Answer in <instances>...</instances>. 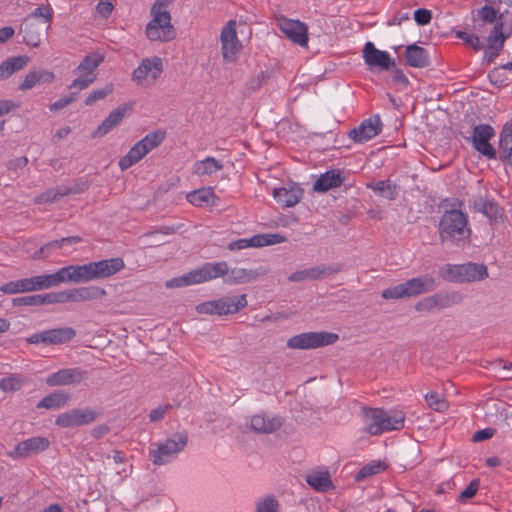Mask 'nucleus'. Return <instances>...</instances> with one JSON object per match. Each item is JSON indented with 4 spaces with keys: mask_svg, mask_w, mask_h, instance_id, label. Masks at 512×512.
Instances as JSON below:
<instances>
[{
    "mask_svg": "<svg viewBox=\"0 0 512 512\" xmlns=\"http://www.w3.org/2000/svg\"><path fill=\"white\" fill-rule=\"evenodd\" d=\"M125 267L122 258L92 261L83 265H69L53 274L38 275L17 280L21 293L48 289L60 283H86L115 275Z\"/></svg>",
    "mask_w": 512,
    "mask_h": 512,
    "instance_id": "f257e3e1",
    "label": "nucleus"
},
{
    "mask_svg": "<svg viewBox=\"0 0 512 512\" xmlns=\"http://www.w3.org/2000/svg\"><path fill=\"white\" fill-rule=\"evenodd\" d=\"M462 202L456 198L443 199L440 208L443 209L439 220V238L442 244L460 246L471 235L468 216L461 211Z\"/></svg>",
    "mask_w": 512,
    "mask_h": 512,
    "instance_id": "f03ea898",
    "label": "nucleus"
},
{
    "mask_svg": "<svg viewBox=\"0 0 512 512\" xmlns=\"http://www.w3.org/2000/svg\"><path fill=\"white\" fill-rule=\"evenodd\" d=\"M365 433L377 436L385 432L401 430L404 427L405 415L402 411L387 412L382 408L362 409Z\"/></svg>",
    "mask_w": 512,
    "mask_h": 512,
    "instance_id": "7ed1b4c3",
    "label": "nucleus"
},
{
    "mask_svg": "<svg viewBox=\"0 0 512 512\" xmlns=\"http://www.w3.org/2000/svg\"><path fill=\"white\" fill-rule=\"evenodd\" d=\"M435 287L436 282L432 276L422 275L411 278L404 283L384 289L381 293V297L387 300L417 297L433 291Z\"/></svg>",
    "mask_w": 512,
    "mask_h": 512,
    "instance_id": "20e7f679",
    "label": "nucleus"
},
{
    "mask_svg": "<svg viewBox=\"0 0 512 512\" xmlns=\"http://www.w3.org/2000/svg\"><path fill=\"white\" fill-rule=\"evenodd\" d=\"M442 279L453 283L482 281L488 277L484 264L468 262L464 264H445L439 270Z\"/></svg>",
    "mask_w": 512,
    "mask_h": 512,
    "instance_id": "39448f33",
    "label": "nucleus"
},
{
    "mask_svg": "<svg viewBox=\"0 0 512 512\" xmlns=\"http://www.w3.org/2000/svg\"><path fill=\"white\" fill-rule=\"evenodd\" d=\"M464 295L459 291H439L426 296L415 303V310L420 313H436L460 305Z\"/></svg>",
    "mask_w": 512,
    "mask_h": 512,
    "instance_id": "423d86ee",
    "label": "nucleus"
},
{
    "mask_svg": "<svg viewBox=\"0 0 512 512\" xmlns=\"http://www.w3.org/2000/svg\"><path fill=\"white\" fill-rule=\"evenodd\" d=\"M165 134L161 131L148 133L141 140L136 142L128 153L119 160V167L122 171L129 169L144 158L150 151L159 146L164 140Z\"/></svg>",
    "mask_w": 512,
    "mask_h": 512,
    "instance_id": "0eeeda50",
    "label": "nucleus"
},
{
    "mask_svg": "<svg viewBox=\"0 0 512 512\" xmlns=\"http://www.w3.org/2000/svg\"><path fill=\"white\" fill-rule=\"evenodd\" d=\"M188 434L184 431L175 432L163 443L150 449V456L155 465H164L172 461L187 445Z\"/></svg>",
    "mask_w": 512,
    "mask_h": 512,
    "instance_id": "6e6552de",
    "label": "nucleus"
},
{
    "mask_svg": "<svg viewBox=\"0 0 512 512\" xmlns=\"http://www.w3.org/2000/svg\"><path fill=\"white\" fill-rule=\"evenodd\" d=\"M338 339V334L333 332H303L290 337L287 340V347L290 349L309 350L332 345Z\"/></svg>",
    "mask_w": 512,
    "mask_h": 512,
    "instance_id": "1a4fd4ad",
    "label": "nucleus"
},
{
    "mask_svg": "<svg viewBox=\"0 0 512 512\" xmlns=\"http://www.w3.org/2000/svg\"><path fill=\"white\" fill-rule=\"evenodd\" d=\"M152 19L145 28L146 37L150 41L169 42L175 39L176 30L171 23L170 13H151Z\"/></svg>",
    "mask_w": 512,
    "mask_h": 512,
    "instance_id": "9d476101",
    "label": "nucleus"
},
{
    "mask_svg": "<svg viewBox=\"0 0 512 512\" xmlns=\"http://www.w3.org/2000/svg\"><path fill=\"white\" fill-rule=\"evenodd\" d=\"M102 412L99 409L90 407L74 408L59 414L55 419V424L62 428H74L85 426L96 421Z\"/></svg>",
    "mask_w": 512,
    "mask_h": 512,
    "instance_id": "9b49d317",
    "label": "nucleus"
},
{
    "mask_svg": "<svg viewBox=\"0 0 512 512\" xmlns=\"http://www.w3.org/2000/svg\"><path fill=\"white\" fill-rule=\"evenodd\" d=\"M76 335L72 327H59L34 333L26 338L28 344L61 345L70 342Z\"/></svg>",
    "mask_w": 512,
    "mask_h": 512,
    "instance_id": "f8f14e48",
    "label": "nucleus"
},
{
    "mask_svg": "<svg viewBox=\"0 0 512 512\" xmlns=\"http://www.w3.org/2000/svg\"><path fill=\"white\" fill-rule=\"evenodd\" d=\"M495 136V129L489 124H478L473 127L471 142L473 148L487 159H496L497 151L490 144V140Z\"/></svg>",
    "mask_w": 512,
    "mask_h": 512,
    "instance_id": "ddd939ff",
    "label": "nucleus"
},
{
    "mask_svg": "<svg viewBox=\"0 0 512 512\" xmlns=\"http://www.w3.org/2000/svg\"><path fill=\"white\" fill-rule=\"evenodd\" d=\"M221 49L225 61L234 62L237 53L242 49L236 33V22L230 20L221 31Z\"/></svg>",
    "mask_w": 512,
    "mask_h": 512,
    "instance_id": "4468645a",
    "label": "nucleus"
},
{
    "mask_svg": "<svg viewBox=\"0 0 512 512\" xmlns=\"http://www.w3.org/2000/svg\"><path fill=\"white\" fill-rule=\"evenodd\" d=\"M87 378V372L80 367L63 368L48 375L45 382L50 387L80 384Z\"/></svg>",
    "mask_w": 512,
    "mask_h": 512,
    "instance_id": "2eb2a0df",
    "label": "nucleus"
},
{
    "mask_svg": "<svg viewBox=\"0 0 512 512\" xmlns=\"http://www.w3.org/2000/svg\"><path fill=\"white\" fill-rule=\"evenodd\" d=\"M50 24L43 25L40 20H34L33 17H26L21 23L20 33L23 34V41L31 47H38L42 37L48 34Z\"/></svg>",
    "mask_w": 512,
    "mask_h": 512,
    "instance_id": "dca6fc26",
    "label": "nucleus"
},
{
    "mask_svg": "<svg viewBox=\"0 0 512 512\" xmlns=\"http://www.w3.org/2000/svg\"><path fill=\"white\" fill-rule=\"evenodd\" d=\"M382 131V122L379 115L363 120L359 126L350 130L348 136L355 143L362 144L376 137Z\"/></svg>",
    "mask_w": 512,
    "mask_h": 512,
    "instance_id": "f3484780",
    "label": "nucleus"
},
{
    "mask_svg": "<svg viewBox=\"0 0 512 512\" xmlns=\"http://www.w3.org/2000/svg\"><path fill=\"white\" fill-rule=\"evenodd\" d=\"M163 71V61L158 56L144 58L132 72V80L142 84L149 77L154 81L158 79Z\"/></svg>",
    "mask_w": 512,
    "mask_h": 512,
    "instance_id": "a211bd4d",
    "label": "nucleus"
},
{
    "mask_svg": "<svg viewBox=\"0 0 512 512\" xmlns=\"http://www.w3.org/2000/svg\"><path fill=\"white\" fill-rule=\"evenodd\" d=\"M50 445V441L41 436H34L19 442L13 451L8 452V456L13 459H24L31 455L45 451Z\"/></svg>",
    "mask_w": 512,
    "mask_h": 512,
    "instance_id": "6ab92c4d",
    "label": "nucleus"
},
{
    "mask_svg": "<svg viewBox=\"0 0 512 512\" xmlns=\"http://www.w3.org/2000/svg\"><path fill=\"white\" fill-rule=\"evenodd\" d=\"M363 58L370 68L378 67L384 71H389L396 65L395 60L391 59L388 52L377 49L372 42L365 44Z\"/></svg>",
    "mask_w": 512,
    "mask_h": 512,
    "instance_id": "aec40b11",
    "label": "nucleus"
},
{
    "mask_svg": "<svg viewBox=\"0 0 512 512\" xmlns=\"http://www.w3.org/2000/svg\"><path fill=\"white\" fill-rule=\"evenodd\" d=\"M228 273V264L225 261L220 262H206L197 269H194L192 275L193 280L197 281V284L211 281L213 279L226 276Z\"/></svg>",
    "mask_w": 512,
    "mask_h": 512,
    "instance_id": "412c9836",
    "label": "nucleus"
},
{
    "mask_svg": "<svg viewBox=\"0 0 512 512\" xmlns=\"http://www.w3.org/2000/svg\"><path fill=\"white\" fill-rule=\"evenodd\" d=\"M279 28L292 42L301 46L307 44L308 28L303 22L284 18L279 22Z\"/></svg>",
    "mask_w": 512,
    "mask_h": 512,
    "instance_id": "4be33fe9",
    "label": "nucleus"
},
{
    "mask_svg": "<svg viewBox=\"0 0 512 512\" xmlns=\"http://www.w3.org/2000/svg\"><path fill=\"white\" fill-rule=\"evenodd\" d=\"M215 315L234 314L247 306L245 294L237 296H225L216 300H212Z\"/></svg>",
    "mask_w": 512,
    "mask_h": 512,
    "instance_id": "5701e85b",
    "label": "nucleus"
},
{
    "mask_svg": "<svg viewBox=\"0 0 512 512\" xmlns=\"http://www.w3.org/2000/svg\"><path fill=\"white\" fill-rule=\"evenodd\" d=\"M283 425L282 418L267 414H256L251 417L250 427L255 433L270 434Z\"/></svg>",
    "mask_w": 512,
    "mask_h": 512,
    "instance_id": "b1692460",
    "label": "nucleus"
},
{
    "mask_svg": "<svg viewBox=\"0 0 512 512\" xmlns=\"http://www.w3.org/2000/svg\"><path fill=\"white\" fill-rule=\"evenodd\" d=\"M266 269L228 268V273L224 277V283L228 285L245 284L254 281L259 276L266 274Z\"/></svg>",
    "mask_w": 512,
    "mask_h": 512,
    "instance_id": "393cba45",
    "label": "nucleus"
},
{
    "mask_svg": "<svg viewBox=\"0 0 512 512\" xmlns=\"http://www.w3.org/2000/svg\"><path fill=\"white\" fill-rule=\"evenodd\" d=\"M129 109L130 108L127 105H120L111 111L94 131L93 137L100 138L109 133L113 128L121 123Z\"/></svg>",
    "mask_w": 512,
    "mask_h": 512,
    "instance_id": "a878e982",
    "label": "nucleus"
},
{
    "mask_svg": "<svg viewBox=\"0 0 512 512\" xmlns=\"http://www.w3.org/2000/svg\"><path fill=\"white\" fill-rule=\"evenodd\" d=\"M275 201L283 208L293 207L303 197V190L299 187L290 186L275 188L273 191Z\"/></svg>",
    "mask_w": 512,
    "mask_h": 512,
    "instance_id": "bb28decb",
    "label": "nucleus"
},
{
    "mask_svg": "<svg viewBox=\"0 0 512 512\" xmlns=\"http://www.w3.org/2000/svg\"><path fill=\"white\" fill-rule=\"evenodd\" d=\"M404 58L410 67L425 68L430 65L428 51L417 44H411L406 47Z\"/></svg>",
    "mask_w": 512,
    "mask_h": 512,
    "instance_id": "cd10ccee",
    "label": "nucleus"
},
{
    "mask_svg": "<svg viewBox=\"0 0 512 512\" xmlns=\"http://www.w3.org/2000/svg\"><path fill=\"white\" fill-rule=\"evenodd\" d=\"M344 177L342 172L337 169L329 170L320 175L315 181L313 189L316 192L324 193L333 188H338L342 185Z\"/></svg>",
    "mask_w": 512,
    "mask_h": 512,
    "instance_id": "c85d7f7f",
    "label": "nucleus"
},
{
    "mask_svg": "<svg viewBox=\"0 0 512 512\" xmlns=\"http://www.w3.org/2000/svg\"><path fill=\"white\" fill-rule=\"evenodd\" d=\"M499 160L512 165V122L504 125L499 136Z\"/></svg>",
    "mask_w": 512,
    "mask_h": 512,
    "instance_id": "c756f323",
    "label": "nucleus"
},
{
    "mask_svg": "<svg viewBox=\"0 0 512 512\" xmlns=\"http://www.w3.org/2000/svg\"><path fill=\"white\" fill-rule=\"evenodd\" d=\"M105 295V289L99 286H82L70 289L71 302L98 300Z\"/></svg>",
    "mask_w": 512,
    "mask_h": 512,
    "instance_id": "7c9ffc66",
    "label": "nucleus"
},
{
    "mask_svg": "<svg viewBox=\"0 0 512 512\" xmlns=\"http://www.w3.org/2000/svg\"><path fill=\"white\" fill-rule=\"evenodd\" d=\"M186 199L189 203L198 207L214 206L216 205V200H218L211 187L194 190L187 194Z\"/></svg>",
    "mask_w": 512,
    "mask_h": 512,
    "instance_id": "2f4dec72",
    "label": "nucleus"
},
{
    "mask_svg": "<svg viewBox=\"0 0 512 512\" xmlns=\"http://www.w3.org/2000/svg\"><path fill=\"white\" fill-rule=\"evenodd\" d=\"M475 211L482 213L490 220L497 221L502 217V209L493 199L478 197L473 202Z\"/></svg>",
    "mask_w": 512,
    "mask_h": 512,
    "instance_id": "473e14b6",
    "label": "nucleus"
},
{
    "mask_svg": "<svg viewBox=\"0 0 512 512\" xmlns=\"http://www.w3.org/2000/svg\"><path fill=\"white\" fill-rule=\"evenodd\" d=\"M223 169L221 161L208 156L203 160L196 161L192 167V173L198 177L210 176Z\"/></svg>",
    "mask_w": 512,
    "mask_h": 512,
    "instance_id": "72a5a7b5",
    "label": "nucleus"
},
{
    "mask_svg": "<svg viewBox=\"0 0 512 512\" xmlns=\"http://www.w3.org/2000/svg\"><path fill=\"white\" fill-rule=\"evenodd\" d=\"M307 484L318 492H327L333 488L331 476L328 471H313L306 476Z\"/></svg>",
    "mask_w": 512,
    "mask_h": 512,
    "instance_id": "f704fd0d",
    "label": "nucleus"
},
{
    "mask_svg": "<svg viewBox=\"0 0 512 512\" xmlns=\"http://www.w3.org/2000/svg\"><path fill=\"white\" fill-rule=\"evenodd\" d=\"M512 34V26H506L504 22H496L492 31L488 35L487 45H493L502 49L505 40Z\"/></svg>",
    "mask_w": 512,
    "mask_h": 512,
    "instance_id": "c9c22d12",
    "label": "nucleus"
},
{
    "mask_svg": "<svg viewBox=\"0 0 512 512\" xmlns=\"http://www.w3.org/2000/svg\"><path fill=\"white\" fill-rule=\"evenodd\" d=\"M29 61L27 56H14L0 64V80L9 78L15 72L23 69Z\"/></svg>",
    "mask_w": 512,
    "mask_h": 512,
    "instance_id": "e433bc0d",
    "label": "nucleus"
},
{
    "mask_svg": "<svg viewBox=\"0 0 512 512\" xmlns=\"http://www.w3.org/2000/svg\"><path fill=\"white\" fill-rule=\"evenodd\" d=\"M70 400V395L64 391H54L46 395L39 403L37 408L58 409L65 406Z\"/></svg>",
    "mask_w": 512,
    "mask_h": 512,
    "instance_id": "4c0bfd02",
    "label": "nucleus"
},
{
    "mask_svg": "<svg viewBox=\"0 0 512 512\" xmlns=\"http://www.w3.org/2000/svg\"><path fill=\"white\" fill-rule=\"evenodd\" d=\"M367 188L373 190L378 196L388 200H394L397 197V185L389 179L380 180L375 183H370Z\"/></svg>",
    "mask_w": 512,
    "mask_h": 512,
    "instance_id": "58836bf2",
    "label": "nucleus"
},
{
    "mask_svg": "<svg viewBox=\"0 0 512 512\" xmlns=\"http://www.w3.org/2000/svg\"><path fill=\"white\" fill-rule=\"evenodd\" d=\"M71 193V189L67 187L63 188H51L48 189L38 196L35 197L34 202L36 204H47L53 203L61 199L63 196Z\"/></svg>",
    "mask_w": 512,
    "mask_h": 512,
    "instance_id": "ea45409f",
    "label": "nucleus"
},
{
    "mask_svg": "<svg viewBox=\"0 0 512 512\" xmlns=\"http://www.w3.org/2000/svg\"><path fill=\"white\" fill-rule=\"evenodd\" d=\"M81 241V238L79 236H69L64 237L61 239L53 240L51 242H48L44 244L40 250L39 254L49 255L51 251L61 249L68 245H74ZM37 253H35V257H37Z\"/></svg>",
    "mask_w": 512,
    "mask_h": 512,
    "instance_id": "a19ab883",
    "label": "nucleus"
},
{
    "mask_svg": "<svg viewBox=\"0 0 512 512\" xmlns=\"http://www.w3.org/2000/svg\"><path fill=\"white\" fill-rule=\"evenodd\" d=\"M103 60L104 57L102 55L98 53H90L80 62L77 70L83 73H89L90 75H95L94 71L100 66Z\"/></svg>",
    "mask_w": 512,
    "mask_h": 512,
    "instance_id": "79ce46f5",
    "label": "nucleus"
},
{
    "mask_svg": "<svg viewBox=\"0 0 512 512\" xmlns=\"http://www.w3.org/2000/svg\"><path fill=\"white\" fill-rule=\"evenodd\" d=\"M24 383L25 381L20 375L11 374L0 379V390L4 393L16 392L23 387Z\"/></svg>",
    "mask_w": 512,
    "mask_h": 512,
    "instance_id": "37998d69",
    "label": "nucleus"
},
{
    "mask_svg": "<svg viewBox=\"0 0 512 512\" xmlns=\"http://www.w3.org/2000/svg\"><path fill=\"white\" fill-rule=\"evenodd\" d=\"M386 469V464L381 461H372L364 465L356 474L355 479L361 481L369 476L376 475Z\"/></svg>",
    "mask_w": 512,
    "mask_h": 512,
    "instance_id": "c03bdc74",
    "label": "nucleus"
},
{
    "mask_svg": "<svg viewBox=\"0 0 512 512\" xmlns=\"http://www.w3.org/2000/svg\"><path fill=\"white\" fill-rule=\"evenodd\" d=\"M339 272V269L331 265H318L307 269L308 280L320 279Z\"/></svg>",
    "mask_w": 512,
    "mask_h": 512,
    "instance_id": "a18cd8bd",
    "label": "nucleus"
},
{
    "mask_svg": "<svg viewBox=\"0 0 512 512\" xmlns=\"http://www.w3.org/2000/svg\"><path fill=\"white\" fill-rule=\"evenodd\" d=\"M256 512H279V502L274 495H268L256 502Z\"/></svg>",
    "mask_w": 512,
    "mask_h": 512,
    "instance_id": "49530a36",
    "label": "nucleus"
},
{
    "mask_svg": "<svg viewBox=\"0 0 512 512\" xmlns=\"http://www.w3.org/2000/svg\"><path fill=\"white\" fill-rule=\"evenodd\" d=\"M425 400L428 406L437 412H443L448 408L447 401L437 392L427 393L425 395Z\"/></svg>",
    "mask_w": 512,
    "mask_h": 512,
    "instance_id": "de8ad7c7",
    "label": "nucleus"
},
{
    "mask_svg": "<svg viewBox=\"0 0 512 512\" xmlns=\"http://www.w3.org/2000/svg\"><path fill=\"white\" fill-rule=\"evenodd\" d=\"M96 80V75H90L89 73H82L76 79L73 80L69 86L70 92H76V94L87 88Z\"/></svg>",
    "mask_w": 512,
    "mask_h": 512,
    "instance_id": "09e8293b",
    "label": "nucleus"
},
{
    "mask_svg": "<svg viewBox=\"0 0 512 512\" xmlns=\"http://www.w3.org/2000/svg\"><path fill=\"white\" fill-rule=\"evenodd\" d=\"M27 17H33L34 20H39V18H42L40 22L45 26L47 24L51 25V21L53 18V10L52 8L47 6H38L36 9L33 10Z\"/></svg>",
    "mask_w": 512,
    "mask_h": 512,
    "instance_id": "8fccbe9b",
    "label": "nucleus"
},
{
    "mask_svg": "<svg viewBox=\"0 0 512 512\" xmlns=\"http://www.w3.org/2000/svg\"><path fill=\"white\" fill-rule=\"evenodd\" d=\"M257 238H258V244H256L257 247L279 244V243H283L286 241V237L281 234H278V233L257 234V235H255V239L257 240Z\"/></svg>",
    "mask_w": 512,
    "mask_h": 512,
    "instance_id": "3c124183",
    "label": "nucleus"
},
{
    "mask_svg": "<svg viewBox=\"0 0 512 512\" xmlns=\"http://www.w3.org/2000/svg\"><path fill=\"white\" fill-rule=\"evenodd\" d=\"M501 70L502 69L500 68V66L496 67L493 70H491L487 75L491 84L498 88L508 86L510 82V79L507 76H505L501 72Z\"/></svg>",
    "mask_w": 512,
    "mask_h": 512,
    "instance_id": "603ef678",
    "label": "nucleus"
},
{
    "mask_svg": "<svg viewBox=\"0 0 512 512\" xmlns=\"http://www.w3.org/2000/svg\"><path fill=\"white\" fill-rule=\"evenodd\" d=\"M456 36L457 38L461 39L464 42V44L470 46L475 51H479L483 48V45L481 44L479 37L475 34H471L465 31H457Z\"/></svg>",
    "mask_w": 512,
    "mask_h": 512,
    "instance_id": "864d4df0",
    "label": "nucleus"
},
{
    "mask_svg": "<svg viewBox=\"0 0 512 512\" xmlns=\"http://www.w3.org/2000/svg\"><path fill=\"white\" fill-rule=\"evenodd\" d=\"M479 16L484 22L490 24L501 22L500 19L502 18V15L499 16L498 11L489 5H485L479 10Z\"/></svg>",
    "mask_w": 512,
    "mask_h": 512,
    "instance_id": "5fc2aeb1",
    "label": "nucleus"
},
{
    "mask_svg": "<svg viewBox=\"0 0 512 512\" xmlns=\"http://www.w3.org/2000/svg\"><path fill=\"white\" fill-rule=\"evenodd\" d=\"M194 274V270H191L187 274L181 277H175L166 282V286L168 288H176V287H184L188 285L197 284V281H192V275Z\"/></svg>",
    "mask_w": 512,
    "mask_h": 512,
    "instance_id": "6e6d98bb",
    "label": "nucleus"
},
{
    "mask_svg": "<svg viewBox=\"0 0 512 512\" xmlns=\"http://www.w3.org/2000/svg\"><path fill=\"white\" fill-rule=\"evenodd\" d=\"M112 91V85H106L104 88L93 90L85 99V105L90 106L95 102L104 99Z\"/></svg>",
    "mask_w": 512,
    "mask_h": 512,
    "instance_id": "4d7b16f0",
    "label": "nucleus"
},
{
    "mask_svg": "<svg viewBox=\"0 0 512 512\" xmlns=\"http://www.w3.org/2000/svg\"><path fill=\"white\" fill-rule=\"evenodd\" d=\"M256 244H258V240L256 241L255 235H254L251 238H241V239L232 241L228 244L227 248L230 251H238V250L246 249L249 247H257Z\"/></svg>",
    "mask_w": 512,
    "mask_h": 512,
    "instance_id": "13d9d810",
    "label": "nucleus"
},
{
    "mask_svg": "<svg viewBox=\"0 0 512 512\" xmlns=\"http://www.w3.org/2000/svg\"><path fill=\"white\" fill-rule=\"evenodd\" d=\"M13 303L18 306H40L42 298L41 294L27 295L14 299Z\"/></svg>",
    "mask_w": 512,
    "mask_h": 512,
    "instance_id": "bf43d9fd",
    "label": "nucleus"
},
{
    "mask_svg": "<svg viewBox=\"0 0 512 512\" xmlns=\"http://www.w3.org/2000/svg\"><path fill=\"white\" fill-rule=\"evenodd\" d=\"M414 20L419 26L428 25L432 20V12L425 8H419L414 11Z\"/></svg>",
    "mask_w": 512,
    "mask_h": 512,
    "instance_id": "052dcab7",
    "label": "nucleus"
},
{
    "mask_svg": "<svg viewBox=\"0 0 512 512\" xmlns=\"http://www.w3.org/2000/svg\"><path fill=\"white\" fill-rule=\"evenodd\" d=\"M479 488V480L473 479L466 488L460 493L459 500L466 501L467 499L472 498L477 493Z\"/></svg>",
    "mask_w": 512,
    "mask_h": 512,
    "instance_id": "680f3d73",
    "label": "nucleus"
},
{
    "mask_svg": "<svg viewBox=\"0 0 512 512\" xmlns=\"http://www.w3.org/2000/svg\"><path fill=\"white\" fill-rule=\"evenodd\" d=\"M39 82L36 71H30L19 85V90L26 91L32 89Z\"/></svg>",
    "mask_w": 512,
    "mask_h": 512,
    "instance_id": "e2e57ef3",
    "label": "nucleus"
},
{
    "mask_svg": "<svg viewBox=\"0 0 512 512\" xmlns=\"http://www.w3.org/2000/svg\"><path fill=\"white\" fill-rule=\"evenodd\" d=\"M76 92H70L67 96H64L50 105L51 111H58L65 108L75 100Z\"/></svg>",
    "mask_w": 512,
    "mask_h": 512,
    "instance_id": "0e129e2a",
    "label": "nucleus"
},
{
    "mask_svg": "<svg viewBox=\"0 0 512 512\" xmlns=\"http://www.w3.org/2000/svg\"><path fill=\"white\" fill-rule=\"evenodd\" d=\"M28 164V158L26 156L17 157L7 162L6 167L8 170L17 171L18 169L24 168Z\"/></svg>",
    "mask_w": 512,
    "mask_h": 512,
    "instance_id": "69168bd1",
    "label": "nucleus"
},
{
    "mask_svg": "<svg viewBox=\"0 0 512 512\" xmlns=\"http://www.w3.org/2000/svg\"><path fill=\"white\" fill-rule=\"evenodd\" d=\"M96 11L103 18H108L113 11V4L111 2L101 0L96 5Z\"/></svg>",
    "mask_w": 512,
    "mask_h": 512,
    "instance_id": "338daca9",
    "label": "nucleus"
},
{
    "mask_svg": "<svg viewBox=\"0 0 512 512\" xmlns=\"http://www.w3.org/2000/svg\"><path fill=\"white\" fill-rule=\"evenodd\" d=\"M169 405L159 406L149 413V419L151 422H157L164 418L167 410L169 409Z\"/></svg>",
    "mask_w": 512,
    "mask_h": 512,
    "instance_id": "774afa93",
    "label": "nucleus"
}]
</instances>
